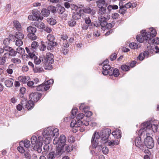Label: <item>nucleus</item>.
<instances>
[{"label": "nucleus", "instance_id": "obj_1", "mask_svg": "<svg viewBox=\"0 0 159 159\" xmlns=\"http://www.w3.org/2000/svg\"><path fill=\"white\" fill-rule=\"evenodd\" d=\"M149 31L147 32L145 30H142L141 34L138 35L136 37L137 41L139 43H143L145 41H147L149 37H154L156 36L157 34L156 30L153 28H149Z\"/></svg>", "mask_w": 159, "mask_h": 159}, {"label": "nucleus", "instance_id": "obj_2", "mask_svg": "<svg viewBox=\"0 0 159 159\" xmlns=\"http://www.w3.org/2000/svg\"><path fill=\"white\" fill-rule=\"evenodd\" d=\"M159 123L158 121L155 120L153 124H151L150 122H144L143 123L141 126V128L139 132L142 133L144 131L147 129H152L154 132H157V124Z\"/></svg>", "mask_w": 159, "mask_h": 159}, {"label": "nucleus", "instance_id": "obj_3", "mask_svg": "<svg viewBox=\"0 0 159 159\" xmlns=\"http://www.w3.org/2000/svg\"><path fill=\"white\" fill-rule=\"evenodd\" d=\"M97 6L99 8L98 11V16H104L106 14L107 4L105 0H98L96 1Z\"/></svg>", "mask_w": 159, "mask_h": 159}, {"label": "nucleus", "instance_id": "obj_4", "mask_svg": "<svg viewBox=\"0 0 159 159\" xmlns=\"http://www.w3.org/2000/svg\"><path fill=\"white\" fill-rule=\"evenodd\" d=\"M47 41L46 42L47 45V49L48 50H52L53 49L54 47L57 46V43L54 41L55 38L54 36L51 34H48L47 37Z\"/></svg>", "mask_w": 159, "mask_h": 159}, {"label": "nucleus", "instance_id": "obj_5", "mask_svg": "<svg viewBox=\"0 0 159 159\" xmlns=\"http://www.w3.org/2000/svg\"><path fill=\"white\" fill-rule=\"evenodd\" d=\"M40 11L37 9H34L32 11V15H29L28 19L30 20L39 21L42 20L43 19V17L40 15Z\"/></svg>", "mask_w": 159, "mask_h": 159}, {"label": "nucleus", "instance_id": "obj_6", "mask_svg": "<svg viewBox=\"0 0 159 159\" xmlns=\"http://www.w3.org/2000/svg\"><path fill=\"white\" fill-rule=\"evenodd\" d=\"M71 8L72 10H75V12L73 13L72 17L73 20H78L81 18V12L82 9L80 8H78L76 5L74 4L71 5Z\"/></svg>", "mask_w": 159, "mask_h": 159}, {"label": "nucleus", "instance_id": "obj_7", "mask_svg": "<svg viewBox=\"0 0 159 159\" xmlns=\"http://www.w3.org/2000/svg\"><path fill=\"white\" fill-rule=\"evenodd\" d=\"M111 132V129L109 128H104L101 131V143H104L106 142L105 141L108 138Z\"/></svg>", "mask_w": 159, "mask_h": 159}, {"label": "nucleus", "instance_id": "obj_8", "mask_svg": "<svg viewBox=\"0 0 159 159\" xmlns=\"http://www.w3.org/2000/svg\"><path fill=\"white\" fill-rule=\"evenodd\" d=\"M100 136L99 133L95 132L92 138L91 142L93 147L96 148L99 144V140L100 139Z\"/></svg>", "mask_w": 159, "mask_h": 159}, {"label": "nucleus", "instance_id": "obj_9", "mask_svg": "<svg viewBox=\"0 0 159 159\" xmlns=\"http://www.w3.org/2000/svg\"><path fill=\"white\" fill-rule=\"evenodd\" d=\"M145 147L149 149H152L154 145V141L153 138L150 136H147L144 139Z\"/></svg>", "mask_w": 159, "mask_h": 159}, {"label": "nucleus", "instance_id": "obj_10", "mask_svg": "<svg viewBox=\"0 0 159 159\" xmlns=\"http://www.w3.org/2000/svg\"><path fill=\"white\" fill-rule=\"evenodd\" d=\"M39 46L38 43L35 41H33L31 44L30 47H26L25 49L28 54L30 53H34Z\"/></svg>", "mask_w": 159, "mask_h": 159}, {"label": "nucleus", "instance_id": "obj_11", "mask_svg": "<svg viewBox=\"0 0 159 159\" xmlns=\"http://www.w3.org/2000/svg\"><path fill=\"white\" fill-rule=\"evenodd\" d=\"M53 55L50 53H47L46 56H43L42 62L44 63L52 64L53 63Z\"/></svg>", "mask_w": 159, "mask_h": 159}, {"label": "nucleus", "instance_id": "obj_12", "mask_svg": "<svg viewBox=\"0 0 159 159\" xmlns=\"http://www.w3.org/2000/svg\"><path fill=\"white\" fill-rule=\"evenodd\" d=\"M98 20L99 23L101 24V27H104L107 25V20L109 19L110 17V15L107 14L105 15L104 16H98Z\"/></svg>", "mask_w": 159, "mask_h": 159}, {"label": "nucleus", "instance_id": "obj_13", "mask_svg": "<svg viewBox=\"0 0 159 159\" xmlns=\"http://www.w3.org/2000/svg\"><path fill=\"white\" fill-rule=\"evenodd\" d=\"M41 93L38 92L31 93L29 96L30 100L34 102H37L41 98Z\"/></svg>", "mask_w": 159, "mask_h": 159}, {"label": "nucleus", "instance_id": "obj_14", "mask_svg": "<svg viewBox=\"0 0 159 159\" xmlns=\"http://www.w3.org/2000/svg\"><path fill=\"white\" fill-rule=\"evenodd\" d=\"M52 128L51 127H48L45 128L43 133V135L44 138L48 139V138H51L52 136Z\"/></svg>", "mask_w": 159, "mask_h": 159}, {"label": "nucleus", "instance_id": "obj_15", "mask_svg": "<svg viewBox=\"0 0 159 159\" xmlns=\"http://www.w3.org/2000/svg\"><path fill=\"white\" fill-rule=\"evenodd\" d=\"M30 57L32 59H34V63L36 65H39L40 64L41 61L42 62V60L43 59V56H40L38 57L35 55L34 53H30V54H28Z\"/></svg>", "mask_w": 159, "mask_h": 159}, {"label": "nucleus", "instance_id": "obj_16", "mask_svg": "<svg viewBox=\"0 0 159 159\" xmlns=\"http://www.w3.org/2000/svg\"><path fill=\"white\" fill-rule=\"evenodd\" d=\"M135 146L139 148L140 149L143 150L144 148V145L142 142L141 138L140 137H137L135 139Z\"/></svg>", "mask_w": 159, "mask_h": 159}, {"label": "nucleus", "instance_id": "obj_17", "mask_svg": "<svg viewBox=\"0 0 159 159\" xmlns=\"http://www.w3.org/2000/svg\"><path fill=\"white\" fill-rule=\"evenodd\" d=\"M102 69L103 71L102 73L103 75H106L109 74V72L111 71V70L113 69V67H111L109 65L103 64V65Z\"/></svg>", "mask_w": 159, "mask_h": 159}, {"label": "nucleus", "instance_id": "obj_18", "mask_svg": "<svg viewBox=\"0 0 159 159\" xmlns=\"http://www.w3.org/2000/svg\"><path fill=\"white\" fill-rule=\"evenodd\" d=\"M36 89L38 91H47L48 90L50 87V86L47 84L46 85L44 83H43L39 86L37 85Z\"/></svg>", "mask_w": 159, "mask_h": 159}, {"label": "nucleus", "instance_id": "obj_19", "mask_svg": "<svg viewBox=\"0 0 159 159\" xmlns=\"http://www.w3.org/2000/svg\"><path fill=\"white\" fill-rule=\"evenodd\" d=\"M14 37L16 39H22L24 38V35L22 33L18 31L15 33L14 35H11L9 36L10 39Z\"/></svg>", "mask_w": 159, "mask_h": 159}, {"label": "nucleus", "instance_id": "obj_20", "mask_svg": "<svg viewBox=\"0 0 159 159\" xmlns=\"http://www.w3.org/2000/svg\"><path fill=\"white\" fill-rule=\"evenodd\" d=\"M14 80L12 78H9L6 80L4 83L5 86L8 88L11 87L13 85Z\"/></svg>", "mask_w": 159, "mask_h": 159}, {"label": "nucleus", "instance_id": "obj_21", "mask_svg": "<svg viewBox=\"0 0 159 159\" xmlns=\"http://www.w3.org/2000/svg\"><path fill=\"white\" fill-rule=\"evenodd\" d=\"M111 71L109 72V75L110 76L114 75L115 77H117L120 75V73L118 69L117 68L114 69L113 67V69L111 70Z\"/></svg>", "mask_w": 159, "mask_h": 159}, {"label": "nucleus", "instance_id": "obj_22", "mask_svg": "<svg viewBox=\"0 0 159 159\" xmlns=\"http://www.w3.org/2000/svg\"><path fill=\"white\" fill-rule=\"evenodd\" d=\"M82 11L85 13L90 14L92 15H94L96 13L95 10L91 9L89 7H87L84 8Z\"/></svg>", "mask_w": 159, "mask_h": 159}, {"label": "nucleus", "instance_id": "obj_23", "mask_svg": "<svg viewBox=\"0 0 159 159\" xmlns=\"http://www.w3.org/2000/svg\"><path fill=\"white\" fill-rule=\"evenodd\" d=\"M43 145V143L40 142L38 143H36L34 145L33 149L34 150H36L39 153H40L42 151L41 147Z\"/></svg>", "mask_w": 159, "mask_h": 159}, {"label": "nucleus", "instance_id": "obj_24", "mask_svg": "<svg viewBox=\"0 0 159 159\" xmlns=\"http://www.w3.org/2000/svg\"><path fill=\"white\" fill-rule=\"evenodd\" d=\"M121 131L119 129H116L112 133V135L117 139H120L121 137Z\"/></svg>", "mask_w": 159, "mask_h": 159}, {"label": "nucleus", "instance_id": "obj_25", "mask_svg": "<svg viewBox=\"0 0 159 159\" xmlns=\"http://www.w3.org/2000/svg\"><path fill=\"white\" fill-rule=\"evenodd\" d=\"M63 146H61V145L60 146H58L56 148V156L59 157L61 155L63 152Z\"/></svg>", "mask_w": 159, "mask_h": 159}, {"label": "nucleus", "instance_id": "obj_26", "mask_svg": "<svg viewBox=\"0 0 159 159\" xmlns=\"http://www.w3.org/2000/svg\"><path fill=\"white\" fill-rule=\"evenodd\" d=\"M59 140L60 143L61 144V146H64L66 140V138L65 135L63 134L61 135Z\"/></svg>", "mask_w": 159, "mask_h": 159}, {"label": "nucleus", "instance_id": "obj_27", "mask_svg": "<svg viewBox=\"0 0 159 159\" xmlns=\"http://www.w3.org/2000/svg\"><path fill=\"white\" fill-rule=\"evenodd\" d=\"M30 79V77L29 76H20L19 77L20 81L23 84L27 83Z\"/></svg>", "mask_w": 159, "mask_h": 159}, {"label": "nucleus", "instance_id": "obj_28", "mask_svg": "<svg viewBox=\"0 0 159 159\" xmlns=\"http://www.w3.org/2000/svg\"><path fill=\"white\" fill-rule=\"evenodd\" d=\"M119 6H120V10L119 11V13L122 15H124V14L125 13L126 9L124 5H122V4L120 2L119 3Z\"/></svg>", "mask_w": 159, "mask_h": 159}, {"label": "nucleus", "instance_id": "obj_29", "mask_svg": "<svg viewBox=\"0 0 159 159\" xmlns=\"http://www.w3.org/2000/svg\"><path fill=\"white\" fill-rule=\"evenodd\" d=\"M34 103L31 100L28 101L27 103H26V106H25V107L27 108L28 110H30L34 107Z\"/></svg>", "mask_w": 159, "mask_h": 159}, {"label": "nucleus", "instance_id": "obj_30", "mask_svg": "<svg viewBox=\"0 0 159 159\" xmlns=\"http://www.w3.org/2000/svg\"><path fill=\"white\" fill-rule=\"evenodd\" d=\"M23 143L22 142H20L19 143V145L17 147V150L19 152L21 153H23L25 152V150L23 147Z\"/></svg>", "mask_w": 159, "mask_h": 159}, {"label": "nucleus", "instance_id": "obj_31", "mask_svg": "<svg viewBox=\"0 0 159 159\" xmlns=\"http://www.w3.org/2000/svg\"><path fill=\"white\" fill-rule=\"evenodd\" d=\"M120 139L111 140L108 142V145L110 146H114L118 145L119 143Z\"/></svg>", "mask_w": 159, "mask_h": 159}, {"label": "nucleus", "instance_id": "obj_32", "mask_svg": "<svg viewBox=\"0 0 159 159\" xmlns=\"http://www.w3.org/2000/svg\"><path fill=\"white\" fill-rule=\"evenodd\" d=\"M70 126L73 127V131L75 133L77 131V129H76V121L75 120H72L70 124Z\"/></svg>", "mask_w": 159, "mask_h": 159}, {"label": "nucleus", "instance_id": "obj_33", "mask_svg": "<svg viewBox=\"0 0 159 159\" xmlns=\"http://www.w3.org/2000/svg\"><path fill=\"white\" fill-rule=\"evenodd\" d=\"M41 12L43 16L44 17H48L50 14L48 8H43L41 11Z\"/></svg>", "mask_w": 159, "mask_h": 159}, {"label": "nucleus", "instance_id": "obj_34", "mask_svg": "<svg viewBox=\"0 0 159 159\" xmlns=\"http://www.w3.org/2000/svg\"><path fill=\"white\" fill-rule=\"evenodd\" d=\"M14 26L18 30L21 31V26L20 23L17 21H14L13 22Z\"/></svg>", "mask_w": 159, "mask_h": 159}, {"label": "nucleus", "instance_id": "obj_35", "mask_svg": "<svg viewBox=\"0 0 159 159\" xmlns=\"http://www.w3.org/2000/svg\"><path fill=\"white\" fill-rule=\"evenodd\" d=\"M27 30L29 33H35L36 31V29L32 26H29L27 28Z\"/></svg>", "mask_w": 159, "mask_h": 159}, {"label": "nucleus", "instance_id": "obj_36", "mask_svg": "<svg viewBox=\"0 0 159 159\" xmlns=\"http://www.w3.org/2000/svg\"><path fill=\"white\" fill-rule=\"evenodd\" d=\"M56 155V153L54 152H51L47 156L48 159H54Z\"/></svg>", "mask_w": 159, "mask_h": 159}, {"label": "nucleus", "instance_id": "obj_37", "mask_svg": "<svg viewBox=\"0 0 159 159\" xmlns=\"http://www.w3.org/2000/svg\"><path fill=\"white\" fill-rule=\"evenodd\" d=\"M33 70L35 73H40L43 70V69L41 67L35 66L33 68Z\"/></svg>", "mask_w": 159, "mask_h": 159}, {"label": "nucleus", "instance_id": "obj_38", "mask_svg": "<svg viewBox=\"0 0 159 159\" xmlns=\"http://www.w3.org/2000/svg\"><path fill=\"white\" fill-rule=\"evenodd\" d=\"M34 25L39 28H43L44 26V24L42 22H34Z\"/></svg>", "mask_w": 159, "mask_h": 159}, {"label": "nucleus", "instance_id": "obj_39", "mask_svg": "<svg viewBox=\"0 0 159 159\" xmlns=\"http://www.w3.org/2000/svg\"><path fill=\"white\" fill-rule=\"evenodd\" d=\"M65 11V8L61 6H58L57 9V11L59 14H62Z\"/></svg>", "mask_w": 159, "mask_h": 159}, {"label": "nucleus", "instance_id": "obj_40", "mask_svg": "<svg viewBox=\"0 0 159 159\" xmlns=\"http://www.w3.org/2000/svg\"><path fill=\"white\" fill-rule=\"evenodd\" d=\"M47 21L50 25H53L56 23V20L53 18H49L47 19Z\"/></svg>", "mask_w": 159, "mask_h": 159}, {"label": "nucleus", "instance_id": "obj_41", "mask_svg": "<svg viewBox=\"0 0 159 159\" xmlns=\"http://www.w3.org/2000/svg\"><path fill=\"white\" fill-rule=\"evenodd\" d=\"M52 136L54 137L56 136V137H57L58 136L59 134V130L57 128H55L53 129L52 128Z\"/></svg>", "mask_w": 159, "mask_h": 159}, {"label": "nucleus", "instance_id": "obj_42", "mask_svg": "<svg viewBox=\"0 0 159 159\" xmlns=\"http://www.w3.org/2000/svg\"><path fill=\"white\" fill-rule=\"evenodd\" d=\"M22 142L23 143V146L26 148H28L30 147V142L29 140H25L24 141H22Z\"/></svg>", "mask_w": 159, "mask_h": 159}, {"label": "nucleus", "instance_id": "obj_43", "mask_svg": "<svg viewBox=\"0 0 159 159\" xmlns=\"http://www.w3.org/2000/svg\"><path fill=\"white\" fill-rule=\"evenodd\" d=\"M146 51H148L150 54H153L154 52V47H153L150 45L147 46Z\"/></svg>", "mask_w": 159, "mask_h": 159}, {"label": "nucleus", "instance_id": "obj_44", "mask_svg": "<svg viewBox=\"0 0 159 159\" xmlns=\"http://www.w3.org/2000/svg\"><path fill=\"white\" fill-rule=\"evenodd\" d=\"M129 47L131 49H137L140 46H139L138 44L135 43H132L129 44Z\"/></svg>", "mask_w": 159, "mask_h": 159}, {"label": "nucleus", "instance_id": "obj_45", "mask_svg": "<svg viewBox=\"0 0 159 159\" xmlns=\"http://www.w3.org/2000/svg\"><path fill=\"white\" fill-rule=\"evenodd\" d=\"M84 20L86 24L90 26H93V22H91V20L89 18H86L84 19Z\"/></svg>", "mask_w": 159, "mask_h": 159}, {"label": "nucleus", "instance_id": "obj_46", "mask_svg": "<svg viewBox=\"0 0 159 159\" xmlns=\"http://www.w3.org/2000/svg\"><path fill=\"white\" fill-rule=\"evenodd\" d=\"M37 139L35 136H33L31 138V142L33 145H36L37 143Z\"/></svg>", "mask_w": 159, "mask_h": 159}, {"label": "nucleus", "instance_id": "obj_47", "mask_svg": "<svg viewBox=\"0 0 159 159\" xmlns=\"http://www.w3.org/2000/svg\"><path fill=\"white\" fill-rule=\"evenodd\" d=\"M121 69L122 70L127 71L130 70V67L129 66L126 65H123L121 66Z\"/></svg>", "mask_w": 159, "mask_h": 159}, {"label": "nucleus", "instance_id": "obj_48", "mask_svg": "<svg viewBox=\"0 0 159 159\" xmlns=\"http://www.w3.org/2000/svg\"><path fill=\"white\" fill-rule=\"evenodd\" d=\"M28 38L32 40H34L37 38V36L34 33H29L28 34Z\"/></svg>", "mask_w": 159, "mask_h": 159}, {"label": "nucleus", "instance_id": "obj_49", "mask_svg": "<svg viewBox=\"0 0 159 159\" xmlns=\"http://www.w3.org/2000/svg\"><path fill=\"white\" fill-rule=\"evenodd\" d=\"M77 110V108L76 107H75L71 111V119H73L74 118L75 116L76 115Z\"/></svg>", "mask_w": 159, "mask_h": 159}, {"label": "nucleus", "instance_id": "obj_50", "mask_svg": "<svg viewBox=\"0 0 159 159\" xmlns=\"http://www.w3.org/2000/svg\"><path fill=\"white\" fill-rule=\"evenodd\" d=\"M66 150L68 152H71L73 149V145L70 144L66 146Z\"/></svg>", "mask_w": 159, "mask_h": 159}, {"label": "nucleus", "instance_id": "obj_51", "mask_svg": "<svg viewBox=\"0 0 159 159\" xmlns=\"http://www.w3.org/2000/svg\"><path fill=\"white\" fill-rule=\"evenodd\" d=\"M11 61L12 62L17 64H20L21 62L20 60L17 58H13L11 59Z\"/></svg>", "mask_w": 159, "mask_h": 159}, {"label": "nucleus", "instance_id": "obj_52", "mask_svg": "<svg viewBox=\"0 0 159 159\" xmlns=\"http://www.w3.org/2000/svg\"><path fill=\"white\" fill-rule=\"evenodd\" d=\"M48 8L50 12V11H51L52 13H54L56 11V7H55L52 6H49L48 7Z\"/></svg>", "mask_w": 159, "mask_h": 159}, {"label": "nucleus", "instance_id": "obj_53", "mask_svg": "<svg viewBox=\"0 0 159 159\" xmlns=\"http://www.w3.org/2000/svg\"><path fill=\"white\" fill-rule=\"evenodd\" d=\"M68 24L70 26L73 27L76 24V22L73 20H70L69 21Z\"/></svg>", "mask_w": 159, "mask_h": 159}, {"label": "nucleus", "instance_id": "obj_54", "mask_svg": "<svg viewBox=\"0 0 159 159\" xmlns=\"http://www.w3.org/2000/svg\"><path fill=\"white\" fill-rule=\"evenodd\" d=\"M27 85L29 87L34 88L35 87H37V85H35L34 82L33 81H28L27 82Z\"/></svg>", "mask_w": 159, "mask_h": 159}, {"label": "nucleus", "instance_id": "obj_55", "mask_svg": "<svg viewBox=\"0 0 159 159\" xmlns=\"http://www.w3.org/2000/svg\"><path fill=\"white\" fill-rule=\"evenodd\" d=\"M16 53H18L20 54L24 53L25 52L24 49L21 47H18L16 49Z\"/></svg>", "mask_w": 159, "mask_h": 159}, {"label": "nucleus", "instance_id": "obj_56", "mask_svg": "<svg viewBox=\"0 0 159 159\" xmlns=\"http://www.w3.org/2000/svg\"><path fill=\"white\" fill-rule=\"evenodd\" d=\"M124 6L125 7L126 9L127 8H129L130 7H132V8H134L135 7V6H134V7L133 6V4H132L131 2H129L127 3L125 5H124Z\"/></svg>", "mask_w": 159, "mask_h": 159}, {"label": "nucleus", "instance_id": "obj_57", "mask_svg": "<svg viewBox=\"0 0 159 159\" xmlns=\"http://www.w3.org/2000/svg\"><path fill=\"white\" fill-rule=\"evenodd\" d=\"M23 43L22 39H16V44L17 46L20 47L23 44Z\"/></svg>", "mask_w": 159, "mask_h": 159}, {"label": "nucleus", "instance_id": "obj_58", "mask_svg": "<svg viewBox=\"0 0 159 159\" xmlns=\"http://www.w3.org/2000/svg\"><path fill=\"white\" fill-rule=\"evenodd\" d=\"M20 103L21 105L23 106V107H25L26 106L27 103V99L26 98H23L21 101Z\"/></svg>", "mask_w": 159, "mask_h": 159}, {"label": "nucleus", "instance_id": "obj_59", "mask_svg": "<svg viewBox=\"0 0 159 159\" xmlns=\"http://www.w3.org/2000/svg\"><path fill=\"white\" fill-rule=\"evenodd\" d=\"M53 143L54 144L56 145L58 144V146H60V143L59 141V139L57 138V137H56L53 140Z\"/></svg>", "mask_w": 159, "mask_h": 159}, {"label": "nucleus", "instance_id": "obj_60", "mask_svg": "<svg viewBox=\"0 0 159 159\" xmlns=\"http://www.w3.org/2000/svg\"><path fill=\"white\" fill-rule=\"evenodd\" d=\"M147 41H148V43L150 44L152 43L154 44V42L155 41L153 37H149L148 39L146 41L147 42Z\"/></svg>", "mask_w": 159, "mask_h": 159}, {"label": "nucleus", "instance_id": "obj_61", "mask_svg": "<svg viewBox=\"0 0 159 159\" xmlns=\"http://www.w3.org/2000/svg\"><path fill=\"white\" fill-rule=\"evenodd\" d=\"M108 148L107 147H103L102 148V151L104 154H106L108 152Z\"/></svg>", "mask_w": 159, "mask_h": 159}, {"label": "nucleus", "instance_id": "obj_62", "mask_svg": "<svg viewBox=\"0 0 159 159\" xmlns=\"http://www.w3.org/2000/svg\"><path fill=\"white\" fill-rule=\"evenodd\" d=\"M84 117V114L83 113H79L77 114L76 117L77 120H81Z\"/></svg>", "mask_w": 159, "mask_h": 159}, {"label": "nucleus", "instance_id": "obj_63", "mask_svg": "<svg viewBox=\"0 0 159 159\" xmlns=\"http://www.w3.org/2000/svg\"><path fill=\"white\" fill-rule=\"evenodd\" d=\"M9 52L10 56H15L17 53L12 48V49H11L10 51H9Z\"/></svg>", "mask_w": 159, "mask_h": 159}, {"label": "nucleus", "instance_id": "obj_64", "mask_svg": "<svg viewBox=\"0 0 159 159\" xmlns=\"http://www.w3.org/2000/svg\"><path fill=\"white\" fill-rule=\"evenodd\" d=\"M6 62V59L3 57H0V65H4Z\"/></svg>", "mask_w": 159, "mask_h": 159}]
</instances>
